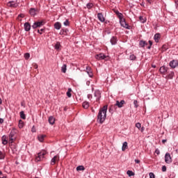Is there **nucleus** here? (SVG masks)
<instances>
[{"label": "nucleus", "instance_id": "f257e3e1", "mask_svg": "<svg viewBox=\"0 0 178 178\" xmlns=\"http://www.w3.org/2000/svg\"><path fill=\"white\" fill-rule=\"evenodd\" d=\"M108 111V106H104L103 108H100L98 115L97 120L99 123L102 124L103 122H105L106 119V112Z\"/></svg>", "mask_w": 178, "mask_h": 178}, {"label": "nucleus", "instance_id": "f03ea898", "mask_svg": "<svg viewBox=\"0 0 178 178\" xmlns=\"http://www.w3.org/2000/svg\"><path fill=\"white\" fill-rule=\"evenodd\" d=\"M44 155H47V151L42 150L40 153H38V156L35 158L36 162H40V161H42L44 159Z\"/></svg>", "mask_w": 178, "mask_h": 178}, {"label": "nucleus", "instance_id": "7ed1b4c3", "mask_svg": "<svg viewBox=\"0 0 178 178\" xmlns=\"http://www.w3.org/2000/svg\"><path fill=\"white\" fill-rule=\"evenodd\" d=\"M42 26H44V22L43 21L36 22L33 23V24L32 26V28L33 29H37L38 27H41Z\"/></svg>", "mask_w": 178, "mask_h": 178}, {"label": "nucleus", "instance_id": "20e7f679", "mask_svg": "<svg viewBox=\"0 0 178 178\" xmlns=\"http://www.w3.org/2000/svg\"><path fill=\"white\" fill-rule=\"evenodd\" d=\"M120 23L122 26V27H124V29H130V26H129V24H127V23H126V21L124 20V19L122 18L121 19H120Z\"/></svg>", "mask_w": 178, "mask_h": 178}, {"label": "nucleus", "instance_id": "39448f33", "mask_svg": "<svg viewBox=\"0 0 178 178\" xmlns=\"http://www.w3.org/2000/svg\"><path fill=\"white\" fill-rule=\"evenodd\" d=\"M165 162L166 163H172V157L170 156V154L166 153L165 155Z\"/></svg>", "mask_w": 178, "mask_h": 178}, {"label": "nucleus", "instance_id": "423d86ee", "mask_svg": "<svg viewBox=\"0 0 178 178\" xmlns=\"http://www.w3.org/2000/svg\"><path fill=\"white\" fill-rule=\"evenodd\" d=\"M106 58V56L104 54H99L95 56V58L97 59V60H103V59H105Z\"/></svg>", "mask_w": 178, "mask_h": 178}, {"label": "nucleus", "instance_id": "0eeeda50", "mask_svg": "<svg viewBox=\"0 0 178 178\" xmlns=\"http://www.w3.org/2000/svg\"><path fill=\"white\" fill-rule=\"evenodd\" d=\"M170 66L172 69H175V67H177L178 66V61L176 60H173L170 63Z\"/></svg>", "mask_w": 178, "mask_h": 178}, {"label": "nucleus", "instance_id": "6e6552de", "mask_svg": "<svg viewBox=\"0 0 178 178\" xmlns=\"http://www.w3.org/2000/svg\"><path fill=\"white\" fill-rule=\"evenodd\" d=\"M58 161H59V156H54V158L51 159V165H55Z\"/></svg>", "mask_w": 178, "mask_h": 178}, {"label": "nucleus", "instance_id": "1a4fd4ad", "mask_svg": "<svg viewBox=\"0 0 178 178\" xmlns=\"http://www.w3.org/2000/svg\"><path fill=\"white\" fill-rule=\"evenodd\" d=\"M94 97H95L96 101H99V98H101V92H99V90H96L94 93Z\"/></svg>", "mask_w": 178, "mask_h": 178}, {"label": "nucleus", "instance_id": "9d476101", "mask_svg": "<svg viewBox=\"0 0 178 178\" xmlns=\"http://www.w3.org/2000/svg\"><path fill=\"white\" fill-rule=\"evenodd\" d=\"M97 19H99V22L102 23H104L105 22V17H104V15L102 13H99L97 14Z\"/></svg>", "mask_w": 178, "mask_h": 178}, {"label": "nucleus", "instance_id": "9b49d317", "mask_svg": "<svg viewBox=\"0 0 178 178\" xmlns=\"http://www.w3.org/2000/svg\"><path fill=\"white\" fill-rule=\"evenodd\" d=\"M123 105H124V100H121L120 102L116 101L115 106H118V108H122Z\"/></svg>", "mask_w": 178, "mask_h": 178}, {"label": "nucleus", "instance_id": "f8f14e48", "mask_svg": "<svg viewBox=\"0 0 178 178\" xmlns=\"http://www.w3.org/2000/svg\"><path fill=\"white\" fill-rule=\"evenodd\" d=\"M24 26L25 31H30L31 29V25L29 22H26Z\"/></svg>", "mask_w": 178, "mask_h": 178}, {"label": "nucleus", "instance_id": "ddd939ff", "mask_svg": "<svg viewBox=\"0 0 178 178\" xmlns=\"http://www.w3.org/2000/svg\"><path fill=\"white\" fill-rule=\"evenodd\" d=\"M159 38H161V35L159 33H156L154 36L155 42H159Z\"/></svg>", "mask_w": 178, "mask_h": 178}, {"label": "nucleus", "instance_id": "4468645a", "mask_svg": "<svg viewBox=\"0 0 178 178\" xmlns=\"http://www.w3.org/2000/svg\"><path fill=\"white\" fill-rule=\"evenodd\" d=\"M8 6H10L11 8H17V4L15 1H10L8 3Z\"/></svg>", "mask_w": 178, "mask_h": 178}, {"label": "nucleus", "instance_id": "2eb2a0df", "mask_svg": "<svg viewBox=\"0 0 178 178\" xmlns=\"http://www.w3.org/2000/svg\"><path fill=\"white\" fill-rule=\"evenodd\" d=\"M29 13L31 16H35V15H37V10H35V8H31Z\"/></svg>", "mask_w": 178, "mask_h": 178}, {"label": "nucleus", "instance_id": "dca6fc26", "mask_svg": "<svg viewBox=\"0 0 178 178\" xmlns=\"http://www.w3.org/2000/svg\"><path fill=\"white\" fill-rule=\"evenodd\" d=\"M15 133L10 132L9 135V138H10V143H13V140H15Z\"/></svg>", "mask_w": 178, "mask_h": 178}, {"label": "nucleus", "instance_id": "f3484780", "mask_svg": "<svg viewBox=\"0 0 178 178\" xmlns=\"http://www.w3.org/2000/svg\"><path fill=\"white\" fill-rule=\"evenodd\" d=\"M139 45L140 47H141V48H144L145 45H148V43H147V42L144 40H140L139 42Z\"/></svg>", "mask_w": 178, "mask_h": 178}, {"label": "nucleus", "instance_id": "a211bd4d", "mask_svg": "<svg viewBox=\"0 0 178 178\" xmlns=\"http://www.w3.org/2000/svg\"><path fill=\"white\" fill-rule=\"evenodd\" d=\"M168 67H165V66H162L160 68V72L161 73H166V72H168Z\"/></svg>", "mask_w": 178, "mask_h": 178}, {"label": "nucleus", "instance_id": "6ab92c4d", "mask_svg": "<svg viewBox=\"0 0 178 178\" xmlns=\"http://www.w3.org/2000/svg\"><path fill=\"white\" fill-rule=\"evenodd\" d=\"M60 27H62V24L60 22H56L54 24V28L56 30H60Z\"/></svg>", "mask_w": 178, "mask_h": 178}, {"label": "nucleus", "instance_id": "aec40b11", "mask_svg": "<svg viewBox=\"0 0 178 178\" xmlns=\"http://www.w3.org/2000/svg\"><path fill=\"white\" fill-rule=\"evenodd\" d=\"M49 123L50 124H54L55 123V118L52 116L49 117Z\"/></svg>", "mask_w": 178, "mask_h": 178}, {"label": "nucleus", "instance_id": "412c9836", "mask_svg": "<svg viewBox=\"0 0 178 178\" xmlns=\"http://www.w3.org/2000/svg\"><path fill=\"white\" fill-rule=\"evenodd\" d=\"M89 107H90V104L88 102H84L83 103V108H84V109H88Z\"/></svg>", "mask_w": 178, "mask_h": 178}, {"label": "nucleus", "instance_id": "4be33fe9", "mask_svg": "<svg viewBox=\"0 0 178 178\" xmlns=\"http://www.w3.org/2000/svg\"><path fill=\"white\" fill-rule=\"evenodd\" d=\"M44 137H46L45 135H39V136H38V140H39L40 143H42V142L44 141Z\"/></svg>", "mask_w": 178, "mask_h": 178}, {"label": "nucleus", "instance_id": "5701e85b", "mask_svg": "<svg viewBox=\"0 0 178 178\" xmlns=\"http://www.w3.org/2000/svg\"><path fill=\"white\" fill-rule=\"evenodd\" d=\"M175 76V72H170V74L166 76V79H170V80H172V79H173V76Z\"/></svg>", "mask_w": 178, "mask_h": 178}, {"label": "nucleus", "instance_id": "b1692460", "mask_svg": "<svg viewBox=\"0 0 178 178\" xmlns=\"http://www.w3.org/2000/svg\"><path fill=\"white\" fill-rule=\"evenodd\" d=\"M116 42H117L116 38H115V37L111 38V44L112 45H116Z\"/></svg>", "mask_w": 178, "mask_h": 178}, {"label": "nucleus", "instance_id": "393cba45", "mask_svg": "<svg viewBox=\"0 0 178 178\" xmlns=\"http://www.w3.org/2000/svg\"><path fill=\"white\" fill-rule=\"evenodd\" d=\"M23 126H24V122H23V120H19V124H18L19 128V129H23Z\"/></svg>", "mask_w": 178, "mask_h": 178}, {"label": "nucleus", "instance_id": "a878e982", "mask_svg": "<svg viewBox=\"0 0 178 178\" xmlns=\"http://www.w3.org/2000/svg\"><path fill=\"white\" fill-rule=\"evenodd\" d=\"M127 149V142H124L122 144V151H126Z\"/></svg>", "mask_w": 178, "mask_h": 178}, {"label": "nucleus", "instance_id": "bb28decb", "mask_svg": "<svg viewBox=\"0 0 178 178\" xmlns=\"http://www.w3.org/2000/svg\"><path fill=\"white\" fill-rule=\"evenodd\" d=\"M86 72L89 76V77H92V72H91V70H90V67H86Z\"/></svg>", "mask_w": 178, "mask_h": 178}, {"label": "nucleus", "instance_id": "cd10ccee", "mask_svg": "<svg viewBox=\"0 0 178 178\" xmlns=\"http://www.w3.org/2000/svg\"><path fill=\"white\" fill-rule=\"evenodd\" d=\"M115 14L117 15V16L118 17V18L120 19V20L121 19H123V14L119 13V11H115Z\"/></svg>", "mask_w": 178, "mask_h": 178}, {"label": "nucleus", "instance_id": "c85d7f7f", "mask_svg": "<svg viewBox=\"0 0 178 178\" xmlns=\"http://www.w3.org/2000/svg\"><path fill=\"white\" fill-rule=\"evenodd\" d=\"M2 144H3V145H6V144H8V140H6V136H5L2 137Z\"/></svg>", "mask_w": 178, "mask_h": 178}, {"label": "nucleus", "instance_id": "c756f323", "mask_svg": "<svg viewBox=\"0 0 178 178\" xmlns=\"http://www.w3.org/2000/svg\"><path fill=\"white\" fill-rule=\"evenodd\" d=\"M66 70H67V66H66V64H64L61 67V72L63 73H66Z\"/></svg>", "mask_w": 178, "mask_h": 178}, {"label": "nucleus", "instance_id": "7c9ffc66", "mask_svg": "<svg viewBox=\"0 0 178 178\" xmlns=\"http://www.w3.org/2000/svg\"><path fill=\"white\" fill-rule=\"evenodd\" d=\"M67 96L68 98L72 97V88H68V90L67 92Z\"/></svg>", "mask_w": 178, "mask_h": 178}, {"label": "nucleus", "instance_id": "2f4dec72", "mask_svg": "<svg viewBox=\"0 0 178 178\" xmlns=\"http://www.w3.org/2000/svg\"><path fill=\"white\" fill-rule=\"evenodd\" d=\"M127 175H128V176H129V177H131V176H134V172L131 170H128L127 172Z\"/></svg>", "mask_w": 178, "mask_h": 178}, {"label": "nucleus", "instance_id": "473e14b6", "mask_svg": "<svg viewBox=\"0 0 178 178\" xmlns=\"http://www.w3.org/2000/svg\"><path fill=\"white\" fill-rule=\"evenodd\" d=\"M86 168L83 165H79L76 168V170L79 172L80 170H85Z\"/></svg>", "mask_w": 178, "mask_h": 178}, {"label": "nucleus", "instance_id": "72a5a7b5", "mask_svg": "<svg viewBox=\"0 0 178 178\" xmlns=\"http://www.w3.org/2000/svg\"><path fill=\"white\" fill-rule=\"evenodd\" d=\"M20 118L24 120L26 119V115L24 114V111L20 112Z\"/></svg>", "mask_w": 178, "mask_h": 178}, {"label": "nucleus", "instance_id": "f704fd0d", "mask_svg": "<svg viewBox=\"0 0 178 178\" xmlns=\"http://www.w3.org/2000/svg\"><path fill=\"white\" fill-rule=\"evenodd\" d=\"M94 6V4H92V3H89L86 5V8H88V9H91V8H92Z\"/></svg>", "mask_w": 178, "mask_h": 178}, {"label": "nucleus", "instance_id": "c9c22d12", "mask_svg": "<svg viewBox=\"0 0 178 178\" xmlns=\"http://www.w3.org/2000/svg\"><path fill=\"white\" fill-rule=\"evenodd\" d=\"M136 56L134 54H131L129 56L130 60H136Z\"/></svg>", "mask_w": 178, "mask_h": 178}, {"label": "nucleus", "instance_id": "e433bc0d", "mask_svg": "<svg viewBox=\"0 0 178 178\" xmlns=\"http://www.w3.org/2000/svg\"><path fill=\"white\" fill-rule=\"evenodd\" d=\"M59 48H60V43L57 42V43L55 44V49H59Z\"/></svg>", "mask_w": 178, "mask_h": 178}, {"label": "nucleus", "instance_id": "4c0bfd02", "mask_svg": "<svg viewBox=\"0 0 178 178\" xmlns=\"http://www.w3.org/2000/svg\"><path fill=\"white\" fill-rule=\"evenodd\" d=\"M139 19H140V22H141V23H145V22H146V19H145V18H144V17H139Z\"/></svg>", "mask_w": 178, "mask_h": 178}, {"label": "nucleus", "instance_id": "58836bf2", "mask_svg": "<svg viewBox=\"0 0 178 178\" xmlns=\"http://www.w3.org/2000/svg\"><path fill=\"white\" fill-rule=\"evenodd\" d=\"M24 58H25V59H29V58H30V54H29V53H26L25 54H24Z\"/></svg>", "mask_w": 178, "mask_h": 178}, {"label": "nucleus", "instance_id": "ea45409f", "mask_svg": "<svg viewBox=\"0 0 178 178\" xmlns=\"http://www.w3.org/2000/svg\"><path fill=\"white\" fill-rule=\"evenodd\" d=\"M5 158V154L0 151V159H3Z\"/></svg>", "mask_w": 178, "mask_h": 178}, {"label": "nucleus", "instance_id": "a19ab883", "mask_svg": "<svg viewBox=\"0 0 178 178\" xmlns=\"http://www.w3.org/2000/svg\"><path fill=\"white\" fill-rule=\"evenodd\" d=\"M136 127H137V129H141V124L140 122H137L136 124Z\"/></svg>", "mask_w": 178, "mask_h": 178}, {"label": "nucleus", "instance_id": "79ce46f5", "mask_svg": "<svg viewBox=\"0 0 178 178\" xmlns=\"http://www.w3.org/2000/svg\"><path fill=\"white\" fill-rule=\"evenodd\" d=\"M149 178H155V175H154V172H150L149 174Z\"/></svg>", "mask_w": 178, "mask_h": 178}, {"label": "nucleus", "instance_id": "37998d69", "mask_svg": "<svg viewBox=\"0 0 178 178\" xmlns=\"http://www.w3.org/2000/svg\"><path fill=\"white\" fill-rule=\"evenodd\" d=\"M64 26H69V20L66 19L64 23H63Z\"/></svg>", "mask_w": 178, "mask_h": 178}, {"label": "nucleus", "instance_id": "c03bdc74", "mask_svg": "<svg viewBox=\"0 0 178 178\" xmlns=\"http://www.w3.org/2000/svg\"><path fill=\"white\" fill-rule=\"evenodd\" d=\"M155 154H156V155H159V154H161V152L159 151V149H156L155 150Z\"/></svg>", "mask_w": 178, "mask_h": 178}, {"label": "nucleus", "instance_id": "a18cd8bd", "mask_svg": "<svg viewBox=\"0 0 178 178\" xmlns=\"http://www.w3.org/2000/svg\"><path fill=\"white\" fill-rule=\"evenodd\" d=\"M149 44L150 46H149L147 48H148V49H151V46L152 45V41L149 40Z\"/></svg>", "mask_w": 178, "mask_h": 178}, {"label": "nucleus", "instance_id": "49530a36", "mask_svg": "<svg viewBox=\"0 0 178 178\" xmlns=\"http://www.w3.org/2000/svg\"><path fill=\"white\" fill-rule=\"evenodd\" d=\"M42 31H44V29H41L40 30H38V33H39V34H42Z\"/></svg>", "mask_w": 178, "mask_h": 178}, {"label": "nucleus", "instance_id": "de8ad7c7", "mask_svg": "<svg viewBox=\"0 0 178 178\" xmlns=\"http://www.w3.org/2000/svg\"><path fill=\"white\" fill-rule=\"evenodd\" d=\"M162 172H166V167L165 165L162 167Z\"/></svg>", "mask_w": 178, "mask_h": 178}, {"label": "nucleus", "instance_id": "09e8293b", "mask_svg": "<svg viewBox=\"0 0 178 178\" xmlns=\"http://www.w3.org/2000/svg\"><path fill=\"white\" fill-rule=\"evenodd\" d=\"M88 99H91L92 98V95H90V94L88 95Z\"/></svg>", "mask_w": 178, "mask_h": 178}, {"label": "nucleus", "instance_id": "8fccbe9b", "mask_svg": "<svg viewBox=\"0 0 178 178\" xmlns=\"http://www.w3.org/2000/svg\"><path fill=\"white\" fill-rule=\"evenodd\" d=\"M63 33H67V31H60V34H63Z\"/></svg>", "mask_w": 178, "mask_h": 178}, {"label": "nucleus", "instance_id": "3c124183", "mask_svg": "<svg viewBox=\"0 0 178 178\" xmlns=\"http://www.w3.org/2000/svg\"><path fill=\"white\" fill-rule=\"evenodd\" d=\"M31 131L32 133H35V128L34 127H32Z\"/></svg>", "mask_w": 178, "mask_h": 178}, {"label": "nucleus", "instance_id": "603ef678", "mask_svg": "<svg viewBox=\"0 0 178 178\" xmlns=\"http://www.w3.org/2000/svg\"><path fill=\"white\" fill-rule=\"evenodd\" d=\"M147 1V2L148 3H152V2H153V1L152 0H146Z\"/></svg>", "mask_w": 178, "mask_h": 178}, {"label": "nucleus", "instance_id": "864d4df0", "mask_svg": "<svg viewBox=\"0 0 178 178\" xmlns=\"http://www.w3.org/2000/svg\"><path fill=\"white\" fill-rule=\"evenodd\" d=\"M134 104L135 106L137 108V100H134Z\"/></svg>", "mask_w": 178, "mask_h": 178}, {"label": "nucleus", "instance_id": "5fc2aeb1", "mask_svg": "<svg viewBox=\"0 0 178 178\" xmlns=\"http://www.w3.org/2000/svg\"><path fill=\"white\" fill-rule=\"evenodd\" d=\"M18 17H22V18H23V17H24V15L20 14V15H19Z\"/></svg>", "mask_w": 178, "mask_h": 178}, {"label": "nucleus", "instance_id": "6e6d98bb", "mask_svg": "<svg viewBox=\"0 0 178 178\" xmlns=\"http://www.w3.org/2000/svg\"><path fill=\"white\" fill-rule=\"evenodd\" d=\"M2 123H3V119L0 118V124H2Z\"/></svg>", "mask_w": 178, "mask_h": 178}, {"label": "nucleus", "instance_id": "4d7b16f0", "mask_svg": "<svg viewBox=\"0 0 178 178\" xmlns=\"http://www.w3.org/2000/svg\"><path fill=\"white\" fill-rule=\"evenodd\" d=\"M135 162H136V163H140V160H138V159H135Z\"/></svg>", "mask_w": 178, "mask_h": 178}, {"label": "nucleus", "instance_id": "13d9d810", "mask_svg": "<svg viewBox=\"0 0 178 178\" xmlns=\"http://www.w3.org/2000/svg\"><path fill=\"white\" fill-rule=\"evenodd\" d=\"M144 129H145V128H144V127H143L141 128V131H144Z\"/></svg>", "mask_w": 178, "mask_h": 178}, {"label": "nucleus", "instance_id": "bf43d9fd", "mask_svg": "<svg viewBox=\"0 0 178 178\" xmlns=\"http://www.w3.org/2000/svg\"><path fill=\"white\" fill-rule=\"evenodd\" d=\"M38 67V65H35V69H37Z\"/></svg>", "mask_w": 178, "mask_h": 178}, {"label": "nucleus", "instance_id": "052dcab7", "mask_svg": "<svg viewBox=\"0 0 178 178\" xmlns=\"http://www.w3.org/2000/svg\"><path fill=\"white\" fill-rule=\"evenodd\" d=\"M2 104V99L0 98V105Z\"/></svg>", "mask_w": 178, "mask_h": 178}, {"label": "nucleus", "instance_id": "680f3d73", "mask_svg": "<svg viewBox=\"0 0 178 178\" xmlns=\"http://www.w3.org/2000/svg\"><path fill=\"white\" fill-rule=\"evenodd\" d=\"M162 143H166V140H163Z\"/></svg>", "mask_w": 178, "mask_h": 178}, {"label": "nucleus", "instance_id": "e2e57ef3", "mask_svg": "<svg viewBox=\"0 0 178 178\" xmlns=\"http://www.w3.org/2000/svg\"><path fill=\"white\" fill-rule=\"evenodd\" d=\"M0 178H6V177L3 176V177H0Z\"/></svg>", "mask_w": 178, "mask_h": 178}, {"label": "nucleus", "instance_id": "0e129e2a", "mask_svg": "<svg viewBox=\"0 0 178 178\" xmlns=\"http://www.w3.org/2000/svg\"><path fill=\"white\" fill-rule=\"evenodd\" d=\"M152 67H156V66H155V65H152Z\"/></svg>", "mask_w": 178, "mask_h": 178}, {"label": "nucleus", "instance_id": "69168bd1", "mask_svg": "<svg viewBox=\"0 0 178 178\" xmlns=\"http://www.w3.org/2000/svg\"><path fill=\"white\" fill-rule=\"evenodd\" d=\"M2 175V171H0V175Z\"/></svg>", "mask_w": 178, "mask_h": 178}, {"label": "nucleus", "instance_id": "338daca9", "mask_svg": "<svg viewBox=\"0 0 178 178\" xmlns=\"http://www.w3.org/2000/svg\"><path fill=\"white\" fill-rule=\"evenodd\" d=\"M176 152H177V154H178V149H176Z\"/></svg>", "mask_w": 178, "mask_h": 178}]
</instances>
